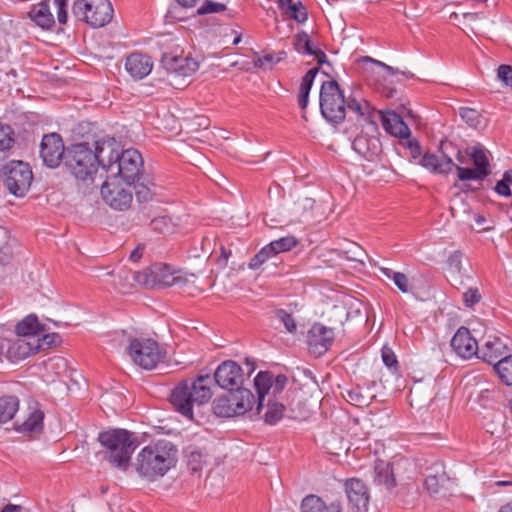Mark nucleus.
I'll list each match as a JSON object with an SVG mask.
<instances>
[{
    "mask_svg": "<svg viewBox=\"0 0 512 512\" xmlns=\"http://www.w3.org/2000/svg\"><path fill=\"white\" fill-rule=\"evenodd\" d=\"M14 131L6 124L0 122V152L11 149L14 145Z\"/></svg>",
    "mask_w": 512,
    "mask_h": 512,
    "instance_id": "44",
    "label": "nucleus"
},
{
    "mask_svg": "<svg viewBox=\"0 0 512 512\" xmlns=\"http://www.w3.org/2000/svg\"><path fill=\"white\" fill-rule=\"evenodd\" d=\"M120 153L119 144L114 138L97 141L93 149L96 166H101L107 172H113L116 157H119Z\"/></svg>",
    "mask_w": 512,
    "mask_h": 512,
    "instance_id": "18",
    "label": "nucleus"
},
{
    "mask_svg": "<svg viewBox=\"0 0 512 512\" xmlns=\"http://www.w3.org/2000/svg\"><path fill=\"white\" fill-rule=\"evenodd\" d=\"M44 412L39 408L38 403L30 405L27 418L22 423L15 424V430L27 434H40L43 430Z\"/></svg>",
    "mask_w": 512,
    "mask_h": 512,
    "instance_id": "28",
    "label": "nucleus"
},
{
    "mask_svg": "<svg viewBox=\"0 0 512 512\" xmlns=\"http://www.w3.org/2000/svg\"><path fill=\"white\" fill-rule=\"evenodd\" d=\"M462 298L465 307L473 308L481 301L482 295L477 287H470L463 293Z\"/></svg>",
    "mask_w": 512,
    "mask_h": 512,
    "instance_id": "53",
    "label": "nucleus"
},
{
    "mask_svg": "<svg viewBox=\"0 0 512 512\" xmlns=\"http://www.w3.org/2000/svg\"><path fill=\"white\" fill-rule=\"evenodd\" d=\"M345 491L349 503L357 511L365 509L369 503V493L365 483L358 479L352 478L346 481Z\"/></svg>",
    "mask_w": 512,
    "mask_h": 512,
    "instance_id": "24",
    "label": "nucleus"
},
{
    "mask_svg": "<svg viewBox=\"0 0 512 512\" xmlns=\"http://www.w3.org/2000/svg\"><path fill=\"white\" fill-rule=\"evenodd\" d=\"M178 461L176 445L166 439L149 443L137 454L134 468L138 475L153 482L166 475Z\"/></svg>",
    "mask_w": 512,
    "mask_h": 512,
    "instance_id": "1",
    "label": "nucleus"
},
{
    "mask_svg": "<svg viewBox=\"0 0 512 512\" xmlns=\"http://www.w3.org/2000/svg\"><path fill=\"white\" fill-rule=\"evenodd\" d=\"M287 382V377L282 374L277 375L274 378L271 372L260 371L256 375V377L254 378V386L256 388L258 395V402L256 407L257 415L260 414V411L263 407V400L266 394L269 392V390L272 389L274 395L279 394L284 390Z\"/></svg>",
    "mask_w": 512,
    "mask_h": 512,
    "instance_id": "13",
    "label": "nucleus"
},
{
    "mask_svg": "<svg viewBox=\"0 0 512 512\" xmlns=\"http://www.w3.org/2000/svg\"><path fill=\"white\" fill-rule=\"evenodd\" d=\"M257 402L254 394L241 385L229 391L228 395L217 398L213 403V410L217 416L232 417L251 411Z\"/></svg>",
    "mask_w": 512,
    "mask_h": 512,
    "instance_id": "5",
    "label": "nucleus"
},
{
    "mask_svg": "<svg viewBox=\"0 0 512 512\" xmlns=\"http://www.w3.org/2000/svg\"><path fill=\"white\" fill-rule=\"evenodd\" d=\"M37 336H20L7 342V356L12 361H19L39 352Z\"/></svg>",
    "mask_w": 512,
    "mask_h": 512,
    "instance_id": "19",
    "label": "nucleus"
},
{
    "mask_svg": "<svg viewBox=\"0 0 512 512\" xmlns=\"http://www.w3.org/2000/svg\"><path fill=\"white\" fill-rule=\"evenodd\" d=\"M334 331L320 323H315L308 331L307 343L311 354L319 357L325 354L334 341Z\"/></svg>",
    "mask_w": 512,
    "mask_h": 512,
    "instance_id": "16",
    "label": "nucleus"
},
{
    "mask_svg": "<svg viewBox=\"0 0 512 512\" xmlns=\"http://www.w3.org/2000/svg\"><path fill=\"white\" fill-rule=\"evenodd\" d=\"M374 483L378 486H383L386 489H392L395 484L392 467L388 462L383 460L375 461L374 465Z\"/></svg>",
    "mask_w": 512,
    "mask_h": 512,
    "instance_id": "34",
    "label": "nucleus"
},
{
    "mask_svg": "<svg viewBox=\"0 0 512 512\" xmlns=\"http://www.w3.org/2000/svg\"><path fill=\"white\" fill-rule=\"evenodd\" d=\"M9 239V232L4 227L0 226V262H4L8 258Z\"/></svg>",
    "mask_w": 512,
    "mask_h": 512,
    "instance_id": "58",
    "label": "nucleus"
},
{
    "mask_svg": "<svg viewBox=\"0 0 512 512\" xmlns=\"http://www.w3.org/2000/svg\"><path fill=\"white\" fill-rule=\"evenodd\" d=\"M72 12L91 27L100 28L112 20L114 10L109 0H76Z\"/></svg>",
    "mask_w": 512,
    "mask_h": 512,
    "instance_id": "7",
    "label": "nucleus"
},
{
    "mask_svg": "<svg viewBox=\"0 0 512 512\" xmlns=\"http://www.w3.org/2000/svg\"><path fill=\"white\" fill-rule=\"evenodd\" d=\"M144 250V244L137 245V247L130 253V260L133 262H138L142 258Z\"/></svg>",
    "mask_w": 512,
    "mask_h": 512,
    "instance_id": "64",
    "label": "nucleus"
},
{
    "mask_svg": "<svg viewBox=\"0 0 512 512\" xmlns=\"http://www.w3.org/2000/svg\"><path fill=\"white\" fill-rule=\"evenodd\" d=\"M226 10V5L212 0H206L198 8L197 13L199 15H205L210 13H220Z\"/></svg>",
    "mask_w": 512,
    "mask_h": 512,
    "instance_id": "56",
    "label": "nucleus"
},
{
    "mask_svg": "<svg viewBox=\"0 0 512 512\" xmlns=\"http://www.w3.org/2000/svg\"><path fill=\"white\" fill-rule=\"evenodd\" d=\"M162 63L169 73L184 77L193 75L199 68V63L193 58L173 53L164 54Z\"/></svg>",
    "mask_w": 512,
    "mask_h": 512,
    "instance_id": "20",
    "label": "nucleus"
},
{
    "mask_svg": "<svg viewBox=\"0 0 512 512\" xmlns=\"http://www.w3.org/2000/svg\"><path fill=\"white\" fill-rule=\"evenodd\" d=\"M210 376H198L191 383L187 380L180 382L171 392L170 402L177 412L193 418V405L207 403L212 397Z\"/></svg>",
    "mask_w": 512,
    "mask_h": 512,
    "instance_id": "3",
    "label": "nucleus"
},
{
    "mask_svg": "<svg viewBox=\"0 0 512 512\" xmlns=\"http://www.w3.org/2000/svg\"><path fill=\"white\" fill-rule=\"evenodd\" d=\"M454 168L457 170L458 179L460 181L483 180L490 174V171H479L476 168H464L455 164Z\"/></svg>",
    "mask_w": 512,
    "mask_h": 512,
    "instance_id": "40",
    "label": "nucleus"
},
{
    "mask_svg": "<svg viewBox=\"0 0 512 512\" xmlns=\"http://www.w3.org/2000/svg\"><path fill=\"white\" fill-rule=\"evenodd\" d=\"M37 338L39 339L38 342L40 344L39 351L46 350L61 342V337L57 333L43 334V332H40Z\"/></svg>",
    "mask_w": 512,
    "mask_h": 512,
    "instance_id": "55",
    "label": "nucleus"
},
{
    "mask_svg": "<svg viewBox=\"0 0 512 512\" xmlns=\"http://www.w3.org/2000/svg\"><path fill=\"white\" fill-rule=\"evenodd\" d=\"M286 407L277 401H268L267 410L264 414V420L267 424L274 425L282 419Z\"/></svg>",
    "mask_w": 512,
    "mask_h": 512,
    "instance_id": "39",
    "label": "nucleus"
},
{
    "mask_svg": "<svg viewBox=\"0 0 512 512\" xmlns=\"http://www.w3.org/2000/svg\"><path fill=\"white\" fill-rule=\"evenodd\" d=\"M451 347L454 352L463 359L476 356L478 343L466 327H460L451 339Z\"/></svg>",
    "mask_w": 512,
    "mask_h": 512,
    "instance_id": "22",
    "label": "nucleus"
},
{
    "mask_svg": "<svg viewBox=\"0 0 512 512\" xmlns=\"http://www.w3.org/2000/svg\"><path fill=\"white\" fill-rule=\"evenodd\" d=\"M301 512H342L339 500L326 504L321 497L315 494L305 496L300 505Z\"/></svg>",
    "mask_w": 512,
    "mask_h": 512,
    "instance_id": "31",
    "label": "nucleus"
},
{
    "mask_svg": "<svg viewBox=\"0 0 512 512\" xmlns=\"http://www.w3.org/2000/svg\"><path fill=\"white\" fill-rule=\"evenodd\" d=\"M153 68L150 56L142 53H132L126 58L125 69L134 79H143Z\"/></svg>",
    "mask_w": 512,
    "mask_h": 512,
    "instance_id": "25",
    "label": "nucleus"
},
{
    "mask_svg": "<svg viewBox=\"0 0 512 512\" xmlns=\"http://www.w3.org/2000/svg\"><path fill=\"white\" fill-rule=\"evenodd\" d=\"M132 182L116 175H110L101 186V196L105 204L117 211L128 210L133 202Z\"/></svg>",
    "mask_w": 512,
    "mask_h": 512,
    "instance_id": "8",
    "label": "nucleus"
},
{
    "mask_svg": "<svg viewBox=\"0 0 512 512\" xmlns=\"http://www.w3.org/2000/svg\"><path fill=\"white\" fill-rule=\"evenodd\" d=\"M462 258L463 254L461 251H454L451 253L447 260L449 269L453 272L460 273L462 270Z\"/></svg>",
    "mask_w": 512,
    "mask_h": 512,
    "instance_id": "60",
    "label": "nucleus"
},
{
    "mask_svg": "<svg viewBox=\"0 0 512 512\" xmlns=\"http://www.w3.org/2000/svg\"><path fill=\"white\" fill-rule=\"evenodd\" d=\"M447 144L441 142L440 149L443 150ZM420 164L432 173L448 175L454 168L452 158L442 151L441 158L435 154L426 153L420 160Z\"/></svg>",
    "mask_w": 512,
    "mask_h": 512,
    "instance_id": "23",
    "label": "nucleus"
},
{
    "mask_svg": "<svg viewBox=\"0 0 512 512\" xmlns=\"http://www.w3.org/2000/svg\"><path fill=\"white\" fill-rule=\"evenodd\" d=\"M450 482L444 466L441 463H435L428 468L424 480V488L430 496L439 498L448 493Z\"/></svg>",
    "mask_w": 512,
    "mask_h": 512,
    "instance_id": "17",
    "label": "nucleus"
},
{
    "mask_svg": "<svg viewBox=\"0 0 512 512\" xmlns=\"http://www.w3.org/2000/svg\"><path fill=\"white\" fill-rule=\"evenodd\" d=\"M44 328L35 315H28L16 325V333L20 336H38Z\"/></svg>",
    "mask_w": 512,
    "mask_h": 512,
    "instance_id": "37",
    "label": "nucleus"
},
{
    "mask_svg": "<svg viewBox=\"0 0 512 512\" xmlns=\"http://www.w3.org/2000/svg\"><path fill=\"white\" fill-rule=\"evenodd\" d=\"M498 78L507 86L512 87V67L509 65H500L497 70Z\"/></svg>",
    "mask_w": 512,
    "mask_h": 512,
    "instance_id": "62",
    "label": "nucleus"
},
{
    "mask_svg": "<svg viewBox=\"0 0 512 512\" xmlns=\"http://www.w3.org/2000/svg\"><path fill=\"white\" fill-rule=\"evenodd\" d=\"M381 356H382L383 363L389 369H392L393 371L398 370V360L396 358L394 351L390 347L383 346V348L381 350Z\"/></svg>",
    "mask_w": 512,
    "mask_h": 512,
    "instance_id": "57",
    "label": "nucleus"
},
{
    "mask_svg": "<svg viewBox=\"0 0 512 512\" xmlns=\"http://www.w3.org/2000/svg\"><path fill=\"white\" fill-rule=\"evenodd\" d=\"M383 273L387 278L394 282L402 293H408L410 291L409 280L404 273L395 272L389 268H384Z\"/></svg>",
    "mask_w": 512,
    "mask_h": 512,
    "instance_id": "41",
    "label": "nucleus"
},
{
    "mask_svg": "<svg viewBox=\"0 0 512 512\" xmlns=\"http://www.w3.org/2000/svg\"><path fill=\"white\" fill-rule=\"evenodd\" d=\"M5 185L16 197H23L30 188L33 174L28 164L11 161L4 167Z\"/></svg>",
    "mask_w": 512,
    "mask_h": 512,
    "instance_id": "10",
    "label": "nucleus"
},
{
    "mask_svg": "<svg viewBox=\"0 0 512 512\" xmlns=\"http://www.w3.org/2000/svg\"><path fill=\"white\" fill-rule=\"evenodd\" d=\"M141 286L145 288L170 287L181 280V276L164 263H155L141 271L138 276Z\"/></svg>",
    "mask_w": 512,
    "mask_h": 512,
    "instance_id": "12",
    "label": "nucleus"
},
{
    "mask_svg": "<svg viewBox=\"0 0 512 512\" xmlns=\"http://www.w3.org/2000/svg\"><path fill=\"white\" fill-rule=\"evenodd\" d=\"M298 244V240L294 236H285L274 240L269 243L270 246H273L272 250L277 255L282 252H287L293 249Z\"/></svg>",
    "mask_w": 512,
    "mask_h": 512,
    "instance_id": "43",
    "label": "nucleus"
},
{
    "mask_svg": "<svg viewBox=\"0 0 512 512\" xmlns=\"http://www.w3.org/2000/svg\"><path fill=\"white\" fill-rule=\"evenodd\" d=\"M65 165L81 181L92 180L97 172L96 157L88 143L72 144L66 149Z\"/></svg>",
    "mask_w": 512,
    "mask_h": 512,
    "instance_id": "4",
    "label": "nucleus"
},
{
    "mask_svg": "<svg viewBox=\"0 0 512 512\" xmlns=\"http://www.w3.org/2000/svg\"><path fill=\"white\" fill-rule=\"evenodd\" d=\"M68 0H54V5L57 8V20L59 24L64 25L67 23L68 12H67Z\"/></svg>",
    "mask_w": 512,
    "mask_h": 512,
    "instance_id": "61",
    "label": "nucleus"
},
{
    "mask_svg": "<svg viewBox=\"0 0 512 512\" xmlns=\"http://www.w3.org/2000/svg\"><path fill=\"white\" fill-rule=\"evenodd\" d=\"M320 109L323 117L334 124L345 119L346 99L335 80L324 81L320 89Z\"/></svg>",
    "mask_w": 512,
    "mask_h": 512,
    "instance_id": "6",
    "label": "nucleus"
},
{
    "mask_svg": "<svg viewBox=\"0 0 512 512\" xmlns=\"http://www.w3.org/2000/svg\"><path fill=\"white\" fill-rule=\"evenodd\" d=\"M214 379L219 387L232 391L243 384L244 373L235 361L227 360L217 367Z\"/></svg>",
    "mask_w": 512,
    "mask_h": 512,
    "instance_id": "15",
    "label": "nucleus"
},
{
    "mask_svg": "<svg viewBox=\"0 0 512 512\" xmlns=\"http://www.w3.org/2000/svg\"><path fill=\"white\" fill-rule=\"evenodd\" d=\"M286 13L298 23H304L308 18L307 10L300 1L289 6Z\"/></svg>",
    "mask_w": 512,
    "mask_h": 512,
    "instance_id": "51",
    "label": "nucleus"
},
{
    "mask_svg": "<svg viewBox=\"0 0 512 512\" xmlns=\"http://www.w3.org/2000/svg\"><path fill=\"white\" fill-rule=\"evenodd\" d=\"M276 318L284 325L285 329L289 333H295L297 330V324L292 316V314L288 313L283 309H279L275 313Z\"/></svg>",
    "mask_w": 512,
    "mask_h": 512,
    "instance_id": "52",
    "label": "nucleus"
},
{
    "mask_svg": "<svg viewBox=\"0 0 512 512\" xmlns=\"http://www.w3.org/2000/svg\"><path fill=\"white\" fill-rule=\"evenodd\" d=\"M493 370L504 384L512 385V355L504 356L495 362Z\"/></svg>",
    "mask_w": 512,
    "mask_h": 512,
    "instance_id": "38",
    "label": "nucleus"
},
{
    "mask_svg": "<svg viewBox=\"0 0 512 512\" xmlns=\"http://www.w3.org/2000/svg\"><path fill=\"white\" fill-rule=\"evenodd\" d=\"M127 353L136 365L146 370L155 368L165 357V352L159 347V344L146 338L131 339Z\"/></svg>",
    "mask_w": 512,
    "mask_h": 512,
    "instance_id": "9",
    "label": "nucleus"
},
{
    "mask_svg": "<svg viewBox=\"0 0 512 512\" xmlns=\"http://www.w3.org/2000/svg\"><path fill=\"white\" fill-rule=\"evenodd\" d=\"M461 118L471 127L477 128L481 125L480 113L473 108L462 107L459 110Z\"/></svg>",
    "mask_w": 512,
    "mask_h": 512,
    "instance_id": "47",
    "label": "nucleus"
},
{
    "mask_svg": "<svg viewBox=\"0 0 512 512\" xmlns=\"http://www.w3.org/2000/svg\"><path fill=\"white\" fill-rule=\"evenodd\" d=\"M65 153L64 143L59 134L50 133L43 136L40 144V156L47 167H58L65 158Z\"/></svg>",
    "mask_w": 512,
    "mask_h": 512,
    "instance_id": "14",
    "label": "nucleus"
},
{
    "mask_svg": "<svg viewBox=\"0 0 512 512\" xmlns=\"http://www.w3.org/2000/svg\"><path fill=\"white\" fill-rule=\"evenodd\" d=\"M351 112L356 115L358 120L366 123H372L375 114L374 107L363 97L353 92L346 99L345 112Z\"/></svg>",
    "mask_w": 512,
    "mask_h": 512,
    "instance_id": "26",
    "label": "nucleus"
},
{
    "mask_svg": "<svg viewBox=\"0 0 512 512\" xmlns=\"http://www.w3.org/2000/svg\"><path fill=\"white\" fill-rule=\"evenodd\" d=\"M280 59H275V57L272 54H267L262 57H258L254 64L256 67L262 68V69H271L272 66L277 63Z\"/></svg>",
    "mask_w": 512,
    "mask_h": 512,
    "instance_id": "63",
    "label": "nucleus"
},
{
    "mask_svg": "<svg viewBox=\"0 0 512 512\" xmlns=\"http://www.w3.org/2000/svg\"><path fill=\"white\" fill-rule=\"evenodd\" d=\"M188 466L193 472L201 471L203 465L205 464V456L204 454L197 449H192L189 451L188 455Z\"/></svg>",
    "mask_w": 512,
    "mask_h": 512,
    "instance_id": "48",
    "label": "nucleus"
},
{
    "mask_svg": "<svg viewBox=\"0 0 512 512\" xmlns=\"http://www.w3.org/2000/svg\"><path fill=\"white\" fill-rule=\"evenodd\" d=\"M19 410V399L14 395L0 397V423L12 420Z\"/></svg>",
    "mask_w": 512,
    "mask_h": 512,
    "instance_id": "36",
    "label": "nucleus"
},
{
    "mask_svg": "<svg viewBox=\"0 0 512 512\" xmlns=\"http://www.w3.org/2000/svg\"><path fill=\"white\" fill-rule=\"evenodd\" d=\"M376 394L371 391L370 387H363L357 385L356 387L349 389L344 394V398L352 405L356 407H365L375 399Z\"/></svg>",
    "mask_w": 512,
    "mask_h": 512,
    "instance_id": "35",
    "label": "nucleus"
},
{
    "mask_svg": "<svg viewBox=\"0 0 512 512\" xmlns=\"http://www.w3.org/2000/svg\"><path fill=\"white\" fill-rule=\"evenodd\" d=\"M143 171V159L140 152L134 148L122 150L116 157V164L111 175H116L122 180L134 183L139 180Z\"/></svg>",
    "mask_w": 512,
    "mask_h": 512,
    "instance_id": "11",
    "label": "nucleus"
},
{
    "mask_svg": "<svg viewBox=\"0 0 512 512\" xmlns=\"http://www.w3.org/2000/svg\"><path fill=\"white\" fill-rule=\"evenodd\" d=\"M382 125L387 133L404 139L410 136V129L402 117L394 111L382 112Z\"/></svg>",
    "mask_w": 512,
    "mask_h": 512,
    "instance_id": "30",
    "label": "nucleus"
},
{
    "mask_svg": "<svg viewBox=\"0 0 512 512\" xmlns=\"http://www.w3.org/2000/svg\"><path fill=\"white\" fill-rule=\"evenodd\" d=\"M510 184H512V170H506L503 178L496 183L495 191L505 197L511 196Z\"/></svg>",
    "mask_w": 512,
    "mask_h": 512,
    "instance_id": "50",
    "label": "nucleus"
},
{
    "mask_svg": "<svg viewBox=\"0 0 512 512\" xmlns=\"http://www.w3.org/2000/svg\"><path fill=\"white\" fill-rule=\"evenodd\" d=\"M508 347L500 336H488L484 344L479 347L476 357L489 364H495L502 357L507 356Z\"/></svg>",
    "mask_w": 512,
    "mask_h": 512,
    "instance_id": "21",
    "label": "nucleus"
},
{
    "mask_svg": "<svg viewBox=\"0 0 512 512\" xmlns=\"http://www.w3.org/2000/svg\"><path fill=\"white\" fill-rule=\"evenodd\" d=\"M363 62L371 63L372 65H375V66L383 69L387 73L388 76H395V75H398V74H402V75H404L407 78H410V77L413 76L410 72H400L398 69H395L392 66H389V65H387V64H385V63H383V62H381L379 60H375V59H373L371 57H368V56L363 58Z\"/></svg>",
    "mask_w": 512,
    "mask_h": 512,
    "instance_id": "54",
    "label": "nucleus"
},
{
    "mask_svg": "<svg viewBox=\"0 0 512 512\" xmlns=\"http://www.w3.org/2000/svg\"><path fill=\"white\" fill-rule=\"evenodd\" d=\"M319 72V68H312L310 69L302 78V82H301V85H300V91H303V92H307L309 93L311 88H312V85H313V82H314V79L317 75V73Z\"/></svg>",
    "mask_w": 512,
    "mask_h": 512,
    "instance_id": "59",
    "label": "nucleus"
},
{
    "mask_svg": "<svg viewBox=\"0 0 512 512\" xmlns=\"http://www.w3.org/2000/svg\"><path fill=\"white\" fill-rule=\"evenodd\" d=\"M294 47L299 53L314 56L318 64H323L327 61L326 54L321 49L312 45L310 37L305 31L295 35Z\"/></svg>",
    "mask_w": 512,
    "mask_h": 512,
    "instance_id": "33",
    "label": "nucleus"
},
{
    "mask_svg": "<svg viewBox=\"0 0 512 512\" xmlns=\"http://www.w3.org/2000/svg\"><path fill=\"white\" fill-rule=\"evenodd\" d=\"M98 441L106 449L105 459L115 468L126 471L137 447V439L126 429H109L98 435Z\"/></svg>",
    "mask_w": 512,
    "mask_h": 512,
    "instance_id": "2",
    "label": "nucleus"
},
{
    "mask_svg": "<svg viewBox=\"0 0 512 512\" xmlns=\"http://www.w3.org/2000/svg\"><path fill=\"white\" fill-rule=\"evenodd\" d=\"M353 150L368 161H375L381 151L377 137L365 134L358 135L352 142Z\"/></svg>",
    "mask_w": 512,
    "mask_h": 512,
    "instance_id": "27",
    "label": "nucleus"
},
{
    "mask_svg": "<svg viewBox=\"0 0 512 512\" xmlns=\"http://www.w3.org/2000/svg\"><path fill=\"white\" fill-rule=\"evenodd\" d=\"M28 16L43 30H52L55 26V18L51 12L50 0H43L34 4L31 7Z\"/></svg>",
    "mask_w": 512,
    "mask_h": 512,
    "instance_id": "29",
    "label": "nucleus"
},
{
    "mask_svg": "<svg viewBox=\"0 0 512 512\" xmlns=\"http://www.w3.org/2000/svg\"><path fill=\"white\" fill-rule=\"evenodd\" d=\"M470 157L479 171H490L489 161L485 154V151L481 147H473L470 153Z\"/></svg>",
    "mask_w": 512,
    "mask_h": 512,
    "instance_id": "46",
    "label": "nucleus"
},
{
    "mask_svg": "<svg viewBox=\"0 0 512 512\" xmlns=\"http://www.w3.org/2000/svg\"><path fill=\"white\" fill-rule=\"evenodd\" d=\"M150 227L152 230L161 233H171L174 230V223L169 216H158L151 220Z\"/></svg>",
    "mask_w": 512,
    "mask_h": 512,
    "instance_id": "42",
    "label": "nucleus"
},
{
    "mask_svg": "<svg viewBox=\"0 0 512 512\" xmlns=\"http://www.w3.org/2000/svg\"><path fill=\"white\" fill-rule=\"evenodd\" d=\"M273 246L267 244L264 246L249 262L250 269H258L262 264L268 261L270 258L276 256L272 250Z\"/></svg>",
    "mask_w": 512,
    "mask_h": 512,
    "instance_id": "45",
    "label": "nucleus"
},
{
    "mask_svg": "<svg viewBox=\"0 0 512 512\" xmlns=\"http://www.w3.org/2000/svg\"><path fill=\"white\" fill-rule=\"evenodd\" d=\"M155 185L153 183L144 184L140 183L135 188V195L138 201L140 202H148L152 200L155 195L154 191Z\"/></svg>",
    "mask_w": 512,
    "mask_h": 512,
    "instance_id": "49",
    "label": "nucleus"
},
{
    "mask_svg": "<svg viewBox=\"0 0 512 512\" xmlns=\"http://www.w3.org/2000/svg\"><path fill=\"white\" fill-rule=\"evenodd\" d=\"M141 271L133 272L125 267L113 273V285L121 293H129L136 285L141 286L140 275Z\"/></svg>",
    "mask_w": 512,
    "mask_h": 512,
    "instance_id": "32",
    "label": "nucleus"
}]
</instances>
